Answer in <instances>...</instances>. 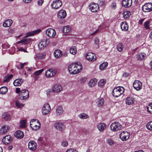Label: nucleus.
<instances>
[{"mask_svg":"<svg viewBox=\"0 0 152 152\" xmlns=\"http://www.w3.org/2000/svg\"><path fill=\"white\" fill-rule=\"evenodd\" d=\"M143 12H150L152 10V3H148L145 4L142 7Z\"/></svg>","mask_w":152,"mask_h":152,"instance_id":"obj_8","label":"nucleus"},{"mask_svg":"<svg viewBox=\"0 0 152 152\" xmlns=\"http://www.w3.org/2000/svg\"><path fill=\"white\" fill-rule=\"evenodd\" d=\"M148 112L150 114H152V103H151L147 106Z\"/></svg>","mask_w":152,"mask_h":152,"instance_id":"obj_47","label":"nucleus"},{"mask_svg":"<svg viewBox=\"0 0 152 152\" xmlns=\"http://www.w3.org/2000/svg\"><path fill=\"white\" fill-rule=\"evenodd\" d=\"M2 118L5 121H9L11 119V117L7 113H5L3 114Z\"/></svg>","mask_w":152,"mask_h":152,"instance_id":"obj_30","label":"nucleus"},{"mask_svg":"<svg viewBox=\"0 0 152 152\" xmlns=\"http://www.w3.org/2000/svg\"><path fill=\"white\" fill-rule=\"evenodd\" d=\"M8 90L6 87H2L0 88V94H5L7 92Z\"/></svg>","mask_w":152,"mask_h":152,"instance_id":"obj_36","label":"nucleus"},{"mask_svg":"<svg viewBox=\"0 0 152 152\" xmlns=\"http://www.w3.org/2000/svg\"><path fill=\"white\" fill-rule=\"evenodd\" d=\"M125 89L123 87L118 86L115 88L112 91L113 95H121L124 92Z\"/></svg>","mask_w":152,"mask_h":152,"instance_id":"obj_2","label":"nucleus"},{"mask_svg":"<svg viewBox=\"0 0 152 152\" xmlns=\"http://www.w3.org/2000/svg\"><path fill=\"white\" fill-rule=\"evenodd\" d=\"M9 129V127L8 126L5 125L3 126L1 129H0V134H3L7 132Z\"/></svg>","mask_w":152,"mask_h":152,"instance_id":"obj_19","label":"nucleus"},{"mask_svg":"<svg viewBox=\"0 0 152 152\" xmlns=\"http://www.w3.org/2000/svg\"><path fill=\"white\" fill-rule=\"evenodd\" d=\"M123 76L124 77H127L129 75V74L127 72H124L123 75Z\"/></svg>","mask_w":152,"mask_h":152,"instance_id":"obj_62","label":"nucleus"},{"mask_svg":"<svg viewBox=\"0 0 152 152\" xmlns=\"http://www.w3.org/2000/svg\"><path fill=\"white\" fill-rule=\"evenodd\" d=\"M43 71V69H42L38 71L35 72L34 74L36 76H38Z\"/></svg>","mask_w":152,"mask_h":152,"instance_id":"obj_56","label":"nucleus"},{"mask_svg":"<svg viewBox=\"0 0 152 152\" xmlns=\"http://www.w3.org/2000/svg\"><path fill=\"white\" fill-rule=\"evenodd\" d=\"M21 90H20V89L19 88H17L16 89V92L17 93H19L21 92Z\"/></svg>","mask_w":152,"mask_h":152,"instance_id":"obj_64","label":"nucleus"},{"mask_svg":"<svg viewBox=\"0 0 152 152\" xmlns=\"http://www.w3.org/2000/svg\"><path fill=\"white\" fill-rule=\"evenodd\" d=\"M54 126L56 129L60 131L64 130L65 127L64 124L60 121L56 122L54 124Z\"/></svg>","mask_w":152,"mask_h":152,"instance_id":"obj_6","label":"nucleus"},{"mask_svg":"<svg viewBox=\"0 0 152 152\" xmlns=\"http://www.w3.org/2000/svg\"><path fill=\"white\" fill-rule=\"evenodd\" d=\"M146 54L144 53H140L137 55V58L139 60H142L146 58Z\"/></svg>","mask_w":152,"mask_h":152,"instance_id":"obj_33","label":"nucleus"},{"mask_svg":"<svg viewBox=\"0 0 152 152\" xmlns=\"http://www.w3.org/2000/svg\"><path fill=\"white\" fill-rule=\"evenodd\" d=\"M62 4V2L60 0H57L53 1L51 4V6L54 9H57L60 7Z\"/></svg>","mask_w":152,"mask_h":152,"instance_id":"obj_15","label":"nucleus"},{"mask_svg":"<svg viewBox=\"0 0 152 152\" xmlns=\"http://www.w3.org/2000/svg\"><path fill=\"white\" fill-rule=\"evenodd\" d=\"M78 116L80 118L82 119H86L89 117L88 115L84 113L80 114Z\"/></svg>","mask_w":152,"mask_h":152,"instance_id":"obj_39","label":"nucleus"},{"mask_svg":"<svg viewBox=\"0 0 152 152\" xmlns=\"http://www.w3.org/2000/svg\"><path fill=\"white\" fill-rule=\"evenodd\" d=\"M106 82V80L105 79H102L100 80L98 83V85L99 87H102L104 86Z\"/></svg>","mask_w":152,"mask_h":152,"instance_id":"obj_43","label":"nucleus"},{"mask_svg":"<svg viewBox=\"0 0 152 152\" xmlns=\"http://www.w3.org/2000/svg\"><path fill=\"white\" fill-rule=\"evenodd\" d=\"M110 127L111 130L113 132H117L121 129L122 125L118 122H115L111 124Z\"/></svg>","mask_w":152,"mask_h":152,"instance_id":"obj_3","label":"nucleus"},{"mask_svg":"<svg viewBox=\"0 0 152 152\" xmlns=\"http://www.w3.org/2000/svg\"><path fill=\"white\" fill-rule=\"evenodd\" d=\"M97 82V80L96 78L91 79L88 82V86L91 87H93L96 84Z\"/></svg>","mask_w":152,"mask_h":152,"instance_id":"obj_27","label":"nucleus"},{"mask_svg":"<svg viewBox=\"0 0 152 152\" xmlns=\"http://www.w3.org/2000/svg\"><path fill=\"white\" fill-rule=\"evenodd\" d=\"M15 106L18 108H21L24 107V104L20 103L18 100L15 102Z\"/></svg>","mask_w":152,"mask_h":152,"instance_id":"obj_48","label":"nucleus"},{"mask_svg":"<svg viewBox=\"0 0 152 152\" xmlns=\"http://www.w3.org/2000/svg\"><path fill=\"white\" fill-rule=\"evenodd\" d=\"M52 89L53 92H59L62 90V87L60 85L56 84L54 86Z\"/></svg>","mask_w":152,"mask_h":152,"instance_id":"obj_17","label":"nucleus"},{"mask_svg":"<svg viewBox=\"0 0 152 152\" xmlns=\"http://www.w3.org/2000/svg\"><path fill=\"white\" fill-rule=\"evenodd\" d=\"M123 17L124 18H128L131 15L129 11H124L123 13Z\"/></svg>","mask_w":152,"mask_h":152,"instance_id":"obj_37","label":"nucleus"},{"mask_svg":"<svg viewBox=\"0 0 152 152\" xmlns=\"http://www.w3.org/2000/svg\"><path fill=\"white\" fill-rule=\"evenodd\" d=\"M132 4V0H123L122 2V6L126 7L130 6Z\"/></svg>","mask_w":152,"mask_h":152,"instance_id":"obj_20","label":"nucleus"},{"mask_svg":"<svg viewBox=\"0 0 152 152\" xmlns=\"http://www.w3.org/2000/svg\"><path fill=\"white\" fill-rule=\"evenodd\" d=\"M47 35L50 37H53L56 35L55 31L52 28H48L46 31Z\"/></svg>","mask_w":152,"mask_h":152,"instance_id":"obj_13","label":"nucleus"},{"mask_svg":"<svg viewBox=\"0 0 152 152\" xmlns=\"http://www.w3.org/2000/svg\"><path fill=\"white\" fill-rule=\"evenodd\" d=\"M14 135L17 138L21 139L24 136V133L22 131L18 130L15 132Z\"/></svg>","mask_w":152,"mask_h":152,"instance_id":"obj_21","label":"nucleus"},{"mask_svg":"<svg viewBox=\"0 0 152 152\" xmlns=\"http://www.w3.org/2000/svg\"><path fill=\"white\" fill-rule=\"evenodd\" d=\"M51 110V109L49 104L48 103H45L42 107V113L43 115H46L49 113Z\"/></svg>","mask_w":152,"mask_h":152,"instance_id":"obj_4","label":"nucleus"},{"mask_svg":"<svg viewBox=\"0 0 152 152\" xmlns=\"http://www.w3.org/2000/svg\"><path fill=\"white\" fill-rule=\"evenodd\" d=\"M86 78L85 77L81 78L80 79V82L82 84L84 83L86 81Z\"/></svg>","mask_w":152,"mask_h":152,"instance_id":"obj_59","label":"nucleus"},{"mask_svg":"<svg viewBox=\"0 0 152 152\" xmlns=\"http://www.w3.org/2000/svg\"><path fill=\"white\" fill-rule=\"evenodd\" d=\"M26 63H23L21 64H20V68L22 69L23 68L24 66L26 64Z\"/></svg>","mask_w":152,"mask_h":152,"instance_id":"obj_63","label":"nucleus"},{"mask_svg":"<svg viewBox=\"0 0 152 152\" xmlns=\"http://www.w3.org/2000/svg\"><path fill=\"white\" fill-rule=\"evenodd\" d=\"M44 2V0H38L37 1V4L38 5L41 6Z\"/></svg>","mask_w":152,"mask_h":152,"instance_id":"obj_60","label":"nucleus"},{"mask_svg":"<svg viewBox=\"0 0 152 152\" xmlns=\"http://www.w3.org/2000/svg\"><path fill=\"white\" fill-rule=\"evenodd\" d=\"M151 22H152L151 21H146L144 23V26L145 27L148 29H150V28L149 27V25Z\"/></svg>","mask_w":152,"mask_h":152,"instance_id":"obj_52","label":"nucleus"},{"mask_svg":"<svg viewBox=\"0 0 152 152\" xmlns=\"http://www.w3.org/2000/svg\"><path fill=\"white\" fill-rule=\"evenodd\" d=\"M104 99L102 98H99L97 102V105L99 107H101L104 104Z\"/></svg>","mask_w":152,"mask_h":152,"instance_id":"obj_40","label":"nucleus"},{"mask_svg":"<svg viewBox=\"0 0 152 152\" xmlns=\"http://www.w3.org/2000/svg\"><path fill=\"white\" fill-rule=\"evenodd\" d=\"M12 23V21L11 20H7L3 23V25L4 27H8L11 26Z\"/></svg>","mask_w":152,"mask_h":152,"instance_id":"obj_28","label":"nucleus"},{"mask_svg":"<svg viewBox=\"0 0 152 152\" xmlns=\"http://www.w3.org/2000/svg\"><path fill=\"white\" fill-rule=\"evenodd\" d=\"M86 57L89 61H95L96 58V55L91 53H87L86 55Z\"/></svg>","mask_w":152,"mask_h":152,"instance_id":"obj_14","label":"nucleus"},{"mask_svg":"<svg viewBox=\"0 0 152 152\" xmlns=\"http://www.w3.org/2000/svg\"><path fill=\"white\" fill-rule=\"evenodd\" d=\"M21 94H24L26 95H29V92L28 90L24 89L21 90Z\"/></svg>","mask_w":152,"mask_h":152,"instance_id":"obj_54","label":"nucleus"},{"mask_svg":"<svg viewBox=\"0 0 152 152\" xmlns=\"http://www.w3.org/2000/svg\"><path fill=\"white\" fill-rule=\"evenodd\" d=\"M126 103L129 105H131L134 103V99L131 97L126 98Z\"/></svg>","mask_w":152,"mask_h":152,"instance_id":"obj_32","label":"nucleus"},{"mask_svg":"<svg viewBox=\"0 0 152 152\" xmlns=\"http://www.w3.org/2000/svg\"><path fill=\"white\" fill-rule=\"evenodd\" d=\"M63 112V108L61 106L57 107L56 113L57 116H59L61 115Z\"/></svg>","mask_w":152,"mask_h":152,"instance_id":"obj_26","label":"nucleus"},{"mask_svg":"<svg viewBox=\"0 0 152 152\" xmlns=\"http://www.w3.org/2000/svg\"><path fill=\"white\" fill-rule=\"evenodd\" d=\"M89 9L92 12H97L99 10V5L98 4L92 3L89 6Z\"/></svg>","mask_w":152,"mask_h":152,"instance_id":"obj_5","label":"nucleus"},{"mask_svg":"<svg viewBox=\"0 0 152 152\" xmlns=\"http://www.w3.org/2000/svg\"><path fill=\"white\" fill-rule=\"evenodd\" d=\"M97 127L99 131L100 132H102L106 128V125L104 123H100L98 124Z\"/></svg>","mask_w":152,"mask_h":152,"instance_id":"obj_25","label":"nucleus"},{"mask_svg":"<svg viewBox=\"0 0 152 152\" xmlns=\"http://www.w3.org/2000/svg\"><path fill=\"white\" fill-rule=\"evenodd\" d=\"M66 15V11L64 10H61L58 12V17L60 19L65 18Z\"/></svg>","mask_w":152,"mask_h":152,"instance_id":"obj_18","label":"nucleus"},{"mask_svg":"<svg viewBox=\"0 0 152 152\" xmlns=\"http://www.w3.org/2000/svg\"><path fill=\"white\" fill-rule=\"evenodd\" d=\"M23 80L21 79H17L15 80L13 82V84L14 86H20L23 82Z\"/></svg>","mask_w":152,"mask_h":152,"instance_id":"obj_29","label":"nucleus"},{"mask_svg":"<svg viewBox=\"0 0 152 152\" xmlns=\"http://www.w3.org/2000/svg\"><path fill=\"white\" fill-rule=\"evenodd\" d=\"M146 127L148 130H152V121L148 123L146 125Z\"/></svg>","mask_w":152,"mask_h":152,"instance_id":"obj_51","label":"nucleus"},{"mask_svg":"<svg viewBox=\"0 0 152 152\" xmlns=\"http://www.w3.org/2000/svg\"><path fill=\"white\" fill-rule=\"evenodd\" d=\"M130 136V133L127 131H123L120 134V138L123 141L128 140Z\"/></svg>","mask_w":152,"mask_h":152,"instance_id":"obj_7","label":"nucleus"},{"mask_svg":"<svg viewBox=\"0 0 152 152\" xmlns=\"http://www.w3.org/2000/svg\"><path fill=\"white\" fill-rule=\"evenodd\" d=\"M82 67L80 63H74L70 64L68 67V70L70 74H76L80 72Z\"/></svg>","mask_w":152,"mask_h":152,"instance_id":"obj_1","label":"nucleus"},{"mask_svg":"<svg viewBox=\"0 0 152 152\" xmlns=\"http://www.w3.org/2000/svg\"><path fill=\"white\" fill-rule=\"evenodd\" d=\"M70 28L69 26H66L63 28V31L65 33H68L70 31Z\"/></svg>","mask_w":152,"mask_h":152,"instance_id":"obj_49","label":"nucleus"},{"mask_svg":"<svg viewBox=\"0 0 152 152\" xmlns=\"http://www.w3.org/2000/svg\"><path fill=\"white\" fill-rule=\"evenodd\" d=\"M45 55L43 54H37L35 56V58L38 59H42L45 58Z\"/></svg>","mask_w":152,"mask_h":152,"instance_id":"obj_41","label":"nucleus"},{"mask_svg":"<svg viewBox=\"0 0 152 152\" xmlns=\"http://www.w3.org/2000/svg\"><path fill=\"white\" fill-rule=\"evenodd\" d=\"M13 75L11 74L7 75L4 78V82H7L13 77Z\"/></svg>","mask_w":152,"mask_h":152,"instance_id":"obj_46","label":"nucleus"},{"mask_svg":"<svg viewBox=\"0 0 152 152\" xmlns=\"http://www.w3.org/2000/svg\"><path fill=\"white\" fill-rule=\"evenodd\" d=\"M108 66V63L107 62H104L101 64L99 66V69L102 70L106 69Z\"/></svg>","mask_w":152,"mask_h":152,"instance_id":"obj_38","label":"nucleus"},{"mask_svg":"<svg viewBox=\"0 0 152 152\" xmlns=\"http://www.w3.org/2000/svg\"><path fill=\"white\" fill-rule=\"evenodd\" d=\"M61 145L63 147H66L68 145V142L66 140H63L61 142Z\"/></svg>","mask_w":152,"mask_h":152,"instance_id":"obj_53","label":"nucleus"},{"mask_svg":"<svg viewBox=\"0 0 152 152\" xmlns=\"http://www.w3.org/2000/svg\"><path fill=\"white\" fill-rule=\"evenodd\" d=\"M31 41V39L30 38H27L24 39L18 42V43H23L24 45L27 44L30 42Z\"/></svg>","mask_w":152,"mask_h":152,"instance_id":"obj_34","label":"nucleus"},{"mask_svg":"<svg viewBox=\"0 0 152 152\" xmlns=\"http://www.w3.org/2000/svg\"><path fill=\"white\" fill-rule=\"evenodd\" d=\"M54 54L55 57L58 58L61 57L62 55V52L59 50H57L54 52Z\"/></svg>","mask_w":152,"mask_h":152,"instance_id":"obj_31","label":"nucleus"},{"mask_svg":"<svg viewBox=\"0 0 152 152\" xmlns=\"http://www.w3.org/2000/svg\"><path fill=\"white\" fill-rule=\"evenodd\" d=\"M123 45L121 43H119L117 45V50L118 51L120 52H121L123 50Z\"/></svg>","mask_w":152,"mask_h":152,"instance_id":"obj_44","label":"nucleus"},{"mask_svg":"<svg viewBox=\"0 0 152 152\" xmlns=\"http://www.w3.org/2000/svg\"><path fill=\"white\" fill-rule=\"evenodd\" d=\"M53 92L52 91V89L51 90L48 89L46 91V94L47 95H49V94H52V93Z\"/></svg>","mask_w":152,"mask_h":152,"instance_id":"obj_61","label":"nucleus"},{"mask_svg":"<svg viewBox=\"0 0 152 152\" xmlns=\"http://www.w3.org/2000/svg\"><path fill=\"white\" fill-rule=\"evenodd\" d=\"M49 43V41L47 39H43L38 44L39 48L40 50L43 49Z\"/></svg>","mask_w":152,"mask_h":152,"instance_id":"obj_9","label":"nucleus"},{"mask_svg":"<svg viewBox=\"0 0 152 152\" xmlns=\"http://www.w3.org/2000/svg\"><path fill=\"white\" fill-rule=\"evenodd\" d=\"M121 27L122 30L123 31H126L128 30L129 26L126 22H122Z\"/></svg>","mask_w":152,"mask_h":152,"instance_id":"obj_24","label":"nucleus"},{"mask_svg":"<svg viewBox=\"0 0 152 152\" xmlns=\"http://www.w3.org/2000/svg\"><path fill=\"white\" fill-rule=\"evenodd\" d=\"M41 31L40 29H38L36 31H32L30 32H29L26 34L25 37H29L31 36L34 35L35 34H37L39 33Z\"/></svg>","mask_w":152,"mask_h":152,"instance_id":"obj_23","label":"nucleus"},{"mask_svg":"<svg viewBox=\"0 0 152 152\" xmlns=\"http://www.w3.org/2000/svg\"><path fill=\"white\" fill-rule=\"evenodd\" d=\"M66 152H78V151L74 149L69 148L67 149Z\"/></svg>","mask_w":152,"mask_h":152,"instance_id":"obj_58","label":"nucleus"},{"mask_svg":"<svg viewBox=\"0 0 152 152\" xmlns=\"http://www.w3.org/2000/svg\"><path fill=\"white\" fill-rule=\"evenodd\" d=\"M26 120H23L20 122V127L22 128H24L26 126Z\"/></svg>","mask_w":152,"mask_h":152,"instance_id":"obj_50","label":"nucleus"},{"mask_svg":"<svg viewBox=\"0 0 152 152\" xmlns=\"http://www.w3.org/2000/svg\"><path fill=\"white\" fill-rule=\"evenodd\" d=\"M133 87L137 91L140 90L142 88V83L140 81L135 80L133 83Z\"/></svg>","mask_w":152,"mask_h":152,"instance_id":"obj_11","label":"nucleus"},{"mask_svg":"<svg viewBox=\"0 0 152 152\" xmlns=\"http://www.w3.org/2000/svg\"><path fill=\"white\" fill-rule=\"evenodd\" d=\"M56 72L55 70L52 69H48L45 72L46 76L47 77H51L56 74Z\"/></svg>","mask_w":152,"mask_h":152,"instance_id":"obj_16","label":"nucleus"},{"mask_svg":"<svg viewBox=\"0 0 152 152\" xmlns=\"http://www.w3.org/2000/svg\"><path fill=\"white\" fill-rule=\"evenodd\" d=\"M28 148L32 151L35 150L36 149V143L34 141H30L28 143Z\"/></svg>","mask_w":152,"mask_h":152,"instance_id":"obj_22","label":"nucleus"},{"mask_svg":"<svg viewBox=\"0 0 152 152\" xmlns=\"http://www.w3.org/2000/svg\"><path fill=\"white\" fill-rule=\"evenodd\" d=\"M12 138L10 135H7L4 136L2 139L3 142L5 144H8L12 142Z\"/></svg>","mask_w":152,"mask_h":152,"instance_id":"obj_12","label":"nucleus"},{"mask_svg":"<svg viewBox=\"0 0 152 152\" xmlns=\"http://www.w3.org/2000/svg\"><path fill=\"white\" fill-rule=\"evenodd\" d=\"M29 96H19L18 98L19 99L21 100H26L28 98Z\"/></svg>","mask_w":152,"mask_h":152,"instance_id":"obj_55","label":"nucleus"},{"mask_svg":"<svg viewBox=\"0 0 152 152\" xmlns=\"http://www.w3.org/2000/svg\"><path fill=\"white\" fill-rule=\"evenodd\" d=\"M31 122L30 126L31 128L34 130H37L39 129L41 124L39 121L38 120H35L34 122L33 121V124H31Z\"/></svg>","mask_w":152,"mask_h":152,"instance_id":"obj_10","label":"nucleus"},{"mask_svg":"<svg viewBox=\"0 0 152 152\" xmlns=\"http://www.w3.org/2000/svg\"><path fill=\"white\" fill-rule=\"evenodd\" d=\"M69 52L71 54L73 55H75V54L77 52V50L75 46H72L69 49Z\"/></svg>","mask_w":152,"mask_h":152,"instance_id":"obj_42","label":"nucleus"},{"mask_svg":"<svg viewBox=\"0 0 152 152\" xmlns=\"http://www.w3.org/2000/svg\"><path fill=\"white\" fill-rule=\"evenodd\" d=\"M111 7L113 9H115L116 8V4L115 2H113L111 5Z\"/></svg>","mask_w":152,"mask_h":152,"instance_id":"obj_57","label":"nucleus"},{"mask_svg":"<svg viewBox=\"0 0 152 152\" xmlns=\"http://www.w3.org/2000/svg\"><path fill=\"white\" fill-rule=\"evenodd\" d=\"M99 39L97 38H96L94 40V47L96 48H98L99 47Z\"/></svg>","mask_w":152,"mask_h":152,"instance_id":"obj_45","label":"nucleus"},{"mask_svg":"<svg viewBox=\"0 0 152 152\" xmlns=\"http://www.w3.org/2000/svg\"><path fill=\"white\" fill-rule=\"evenodd\" d=\"M106 142L107 143L111 146L115 144V141L111 138L107 139Z\"/></svg>","mask_w":152,"mask_h":152,"instance_id":"obj_35","label":"nucleus"}]
</instances>
